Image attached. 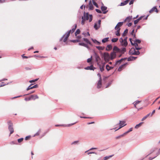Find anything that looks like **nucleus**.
<instances>
[{
  "mask_svg": "<svg viewBox=\"0 0 160 160\" xmlns=\"http://www.w3.org/2000/svg\"><path fill=\"white\" fill-rule=\"evenodd\" d=\"M77 27V25H75V28H73L72 30H70L68 32H66L61 38L60 39V41H61L62 40V38H64V39H63V42H65L67 41L68 38V37H69L70 35V33H72L76 29Z\"/></svg>",
  "mask_w": 160,
  "mask_h": 160,
  "instance_id": "f257e3e1",
  "label": "nucleus"
},
{
  "mask_svg": "<svg viewBox=\"0 0 160 160\" xmlns=\"http://www.w3.org/2000/svg\"><path fill=\"white\" fill-rule=\"evenodd\" d=\"M82 18L85 20H89V22H91L92 20V15H89L88 12L85 13L84 12L83 16L82 17Z\"/></svg>",
  "mask_w": 160,
  "mask_h": 160,
  "instance_id": "f03ea898",
  "label": "nucleus"
},
{
  "mask_svg": "<svg viewBox=\"0 0 160 160\" xmlns=\"http://www.w3.org/2000/svg\"><path fill=\"white\" fill-rule=\"evenodd\" d=\"M103 57L106 62H107L110 60V55L109 53L106 52L104 53Z\"/></svg>",
  "mask_w": 160,
  "mask_h": 160,
  "instance_id": "7ed1b4c3",
  "label": "nucleus"
},
{
  "mask_svg": "<svg viewBox=\"0 0 160 160\" xmlns=\"http://www.w3.org/2000/svg\"><path fill=\"white\" fill-rule=\"evenodd\" d=\"M8 128L10 132V134H12L14 132V129L13 127L12 123L11 121H9L8 122Z\"/></svg>",
  "mask_w": 160,
  "mask_h": 160,
  "instance_id": "20e7f679",
  "label": "nucleus"
},
{
  "mask_svg": "<svg viewBox=\"0 0 160 160\" xmlns=\"http://www.w3.org/2000/svg\"><path fill=\"white\" fill-rule=\"evenodd\" d=\"M38 96L37 95H31L30 97L29 98H25L24 100L26 101H29L31 99H32L33 100H35L36 99H38Z\"/></svg>",
  "mask_w": 160,
  "mask_h": 160,
  "instance_id": "39448f33",
  "label": "nucleus"
},
{
  "mask_svg": "<svg viewBox=\"0 0 160 160\" xmlns=\"http://www.w3.org/2000/svg\"><path fill=\"white\" fill-rule=\"evenodd\" d=\"M129 54L132 55H139L140 52L139 51H136L134 49L133 50H130L129 52Z\"/></svg>",
  "mask_w": 160,
  "mask_h": 160,
  "instance_id": "423d86ee",
  "label": "nucleus"
},
{
  "mask_svg": "<svg viewBox=\"0 0 160 160\" xmlns=\"http://www.w3.org/2000/svg\"><path fill=\"white\" fill-rule=\"evenodd\" d=\"M102 6L101 7V9L102 10V11H103V14H106L107 13V12H108V11H105L106 10L107 8L103 5V3L102 2Z\"/></svg>",
  "mask_w": 160,
  "mask_h": 160,
  "instance_id": "0eeeda50",
  "label": "nucleus"
},
{
  "mask_svg": "<svg viewBox=\"0 0 160 160\" xmlns=\"http://www.w3.org/2000/svg\"><path fill=\"white\" fill-rule=\"evenodd\" d=\"M125 122H124V121H120V122H119L120 127L118 128V129H116L115 130V131L119 130L121 128H122V127H123V126H125L126 125L125 124H124Z\"/></svg>",
  "mask_w": 160,
  "mask_h": 160,
  "instance_id": "6e6552de",
  "label": "nucleus"
},
{
  "mask_svg": "<svg viewBox=\"0 0 160 160\" xmlns=\"http://www.w3.org/2000/svg\"><path fill=\"white\" fill-rule=\"evenodd\" d=\"M113 52L116 54L117 53H120V49L118 48L117 47L115 46L113 48Z\"/></svg>",
  "mask_w": 160,
  "mask_h": 160,
  "instance_id": "1a4fd4ad",
  "label": "nucleus"
},
{
  "mask_svg": "<svg viewBox=\"0 0 160 160\" xmlns=\"http://www.w3.org/2000/svg\"><path fill=\"white\" fill-rule=\"evenodd\" d=\"M110 58L111 60H113L116 57V54L114 52H111L110 53Z\"/></svg>",
  "mask_w": 160,
  "mask_h": 160,
  "instance_id": "9d476101",
  "label": "nucleus"
},
{
  "mask_svg": "<svg viewBox=\"0 0 160 160\" xmlns=\"http://www.w3.org/2000/svg\"><path fill=\"white\" fill-rule=\"evenodd\" d=\"M94 8V7L92 3V1L90 0L88 3V9L89 10H92Z\"/></svg>",
  "mask_w": 160,
  "mask_h": 160,
  "instance_id": "9b49d317",
  "label": "nucleus"
},
{
  "mask_svg": "<svg viewBox=\"0 0 160 160\" xmlns=\"http://www.w3.org/2000/svg\"><path fill=\"white\" fill-rule=\"evenodd\" d=\"M75 123H71L70 124H69L68 125H65V124H58L55 125L56 127H59V126H61V127H69L73 125H74Z\"/></svg>",
  "mask_w": 160,
  "mask_h": 160,
  "instance_id": "f8f14e48",
  "label": "nucleus"
},
{
  "mask_svg": "<svg viewBox=\"0 0 160 160\" xmlns=\"http://www.w3.org/2000/svg\"><path fill=\"white\" fill-rule=\"evenodd\" d=\"M127 64V63H126L120 66L118 69V71L119 72L121 71L122 69L125 67Z\"/></svg>",
  "mask_w": 160,
  "mask_h": 160,
  "instance_id": "ddd939ff",
  "label": "nucleus"
},
{
  "mask_svg": "<svg viewBox=\"0 0 160 160\" xmlns=\"http://www.w3.org/2000/svg\"><path fill=\"white\" fill-rule=\"evenodd\" d=\"M155 11V12H156L158 13V10H157L156 6H155L153 7L149 11V12L150 13H151L153 11Z\"/></svg>",
  "mask_w": 160,
  "mask_h": 160,
  "instance_id": "4468645a",
  "label": "nucleus"
},
{
  "mask_svg": "<svg viewBox=\"0 0 160 160\" xmlns=\"http://www.w3.org/2000/svg\"><path fill=\"white\" fill-rule=\"evenodd\" d=\"M121 43V45L123 47H126L128 45V42L127 41H123L122 42L121 41H120Z\"/></svg>",
  "mask_w": 160,
  "mask_h": 160,
  "instance_id": "2eb2a0df",
  "label": "nucleus"
},
{
  "mask_svg": "<svg viewBox=\"0 0 160 160\" xmlns=\"http://www.w3.org/2000/svg\"><path fill=\"white\" fill-rule=\"evenodd\" d=\"M130 1V0H126L123 2L121 3L120 4L118 5V6H123L128 4V2Z\"/></svg>",
  "mask_w": 160,
  "mask_h": 160,
  "instance_id": "dca6fc26",
  "label": "nucleus"
},
{
  "mask_svg": "<svg viewBox=\"0 0 160 160\" xmlns=\"http://www.w3.org/2000/svg\"><path fill=\"white\" fill-rule=\"evenodd\" d=\"M84 69L86 70H94L95 68L93 67V65H91L89 66H88L84 68Z\"/></svg>",
  "mask_w": 160,
  "mask_h": 160,
  "instance_id": "f3484780",
  "label": "nucleus"
},
{
  "mask_svg": "<svg viewBox=\"0 0 160 160\" xmlns=\"http://www.w3.org/2000/svg\"><path fill=\"white\" fill-rule=\"evenodd\" d=\"M126 59H127V58H122L120 60L117 61L116 62L115 64L116 65H119L123 60Z\"/></svg>",
  "mask_w": 160,
  "mask_h": 160,
  "instance_id": "a211bd4d",
  "label": "nucleus"
},
{
  "mask_svg": "<svg viewBox=\"0 0 160 160\" xmlns=\"http://www.w3.org/2000/svg\"><path fill=\"white\" fill-rule=\"evenodd\" d=\"M126 49L125 47H123L120 49V53L123 54L126 52Z\"/></svg>",
  "mask_w": 160,
  "mask_h": 160,
  "instance_id": "6ab92c4d",
  "label": "nucleus"
},
{
  "mask_svg": "<svg viewBox=\"0 0 160 160\" xmlns=\"http://www.w3.org/2000/svg\"><path fill=\"white\" fill-rule=\"evenodd\" d=\"M137 57H135L133 56H130L128 58V61H132L135 60L137 58Z\"/></svg>",
  "mask_w": 160,
  "mask_h": 160,
  "instance_id": "aec40b11",
  "label": "nucleus"
},
{
  "mask_svg": "<svg viewBox=\"0 0 160 160\" xmlns=\"http://www.w3.org/2000/svg\"><path fill=\"white\" fill-rule=\"evenodd\" d=\"M132 19V16H129L127 17L125 19L124 21V22H130Z\"/></svg>",
  "mask_w": 160,
  "mask_h": 160,
  "instance_id": "412c9836",
  "label": "nucleus"
},
{
  "mask_svg": "<svg viewBox=\"0 0 160 160\" xmlns=\"http://www.w3.org/2000/svg\"><path fill=\"white\" fill-rule=\"evenodd\" d=\"M102 80H99L98 81V84H97V88H100L102 85V82H101Z\"/></svg>",
  "mask_w": 160,
  "mask_h": 160,
  "instance_id": "4be33fe9",
  "label": "nucleus"
},
{
  "mask_svg": "<svg viewBox=\"0 0 160 160\" xmlns=\"http://www.w3.org/2000/svg\"><path fill=\"white\" fill-rule=\"evenodd\" d=\"M95 57L97 62H98L100 60V57L96 53H95Z\"/></svg>",
  "mask_w": 160,
  "mask_h": 160,
  "instance_id": "5701e85b",
  "label": "nucleus"
},
{
  "mask_svg": "<svg viewBox=\"0 0 160 160\" xmlns=\"http://www.w3.org/2000/svg\"><path fill=\"white\" fill-rule=\"evenodd\" d=\"M112 49V46L111 44L108 45L106 48V50L107 51H109Z\"/></svg>",
  "mask_w": 160,
  "mask_h": 160,
  "instance_id": "b1692460",
  "label": "nucleus"
},
{
  "mask_svg": "<svg viewBox=\"0 0 160 160\" xmlns=\"http://www.w3.org/2000/svg\"><path fill=\"white\" fill-rule=\"evenodd\" d=\"M113 68V67H110L108 65H107L106 66V68L107 70L108 71H109L111 69H112Z\"/></svg>",
  "mask_w": 160,
  "mask_h": 160,
  "instance_id": "393cba45",
  "label": "nucleus"
},
{
  "mask_svg": "<svg viewBox=\"0 0 160 160\" xmlns=\"http://www.w3.org/2000/svg\"><path fill=\"white\" fill-rule=\"evenodd\" d=\"M120 28H118V29L115 32L116 35L118 36H119L120 35Z\"/></svg>",
  "mask_w": 160,
  "mask_h": 160,
  "instance_id": "a878e982",
  "label": "nucleus"
},
{
  "mask_svg": "<svg viewBox=\"0 0 160 160\" xmlns=\"http://www.w3.org/2000/svg\"><path fill=\"white\" fill-rule=\"evenodd\" d=\"M99 68L101 72L103 71L104 70V65H102L101 66V65H99Z\"/></svg>",
  "mask_w": 160,
  "mask_h": 160,
  "instance_id": "bb28decb",
  "label": "nucleus"
},
{
  "mask_svg": "<svg viewBox=\"0 0 160 160\" xmlns=\"http://www.w3.org/2000/svg\"><path fill=\"white\" fill-rule=\"evenodd\" d=\"M92 40L93 42H94L95 44H97V45H100V42H99L98 41H97L96 40L92 39Z\"/></svg>",
  "mask_w": 160,
  "mask_h": 160,
  "instance_id": "cd10ccee",
  "label": "nucleus"
},
{
  "mask_svg": "<svg viewBox=\"0 0 160 160\" xmlns=\"http://www.w3.org/2000/svg\"><path fill=\"white\" fill-rule=\"evenodd\" d=\"M142 123H143L142 122H141L139 124L136 125L135 127V128L136 129L138 128L139 127H140L142 125Z\"/></svg>",
  "mask_w": 160,
  "mask_h": 160,
  "instance_id": "c85d7f7f",
  "label": "nucleus"
},
{
  "mask_svg": "<svg viewBox=\"0 0 160 160\" xmlns=\"http://www.w3.org/2000/svg\"><path fill=\"white\" fill-rule=\"evenodd\" d=\"M109 38H106L103 39L102 40V42L103 43H105L108 42V40Z\"/></svg>",
  "mask_w": 160,
  "mask_h": 160,
  "instance_id": "c756f323",
  "label": "nucleus"
},
{
  "mask_svg": "<svg viewBox=\"0 0 160 160\" xmlns=\"http://www.w3.org/2000/svg\"><path fill=\"white\" fill-rule=\"evenodd\" d=\"M113 155H111L109 156H106L104 157L103 158V160H107L108 159H109L110 158L112 157Z\"/></svg>",
  "mask_w": 160,
  "mask_h": 160,
  "instance_id": "7c9ffc66",
  "label": "nucleus"
},
{
  "mask_svg": "<svg viewBox=\"0 0 160 160\" xmlns=\"http://www.w3.org/2000/svg\"><path fill=\"white\" fill-rule=\"evenodd\" d=\"M94 27L96 30H98L100 28V27L98 25L97 23L95 24Z\"/></svg>",
  "mask_w": 160,
  "mask_h": 160,
  "instance_id": "2f4dec72",
  "label": "nucleus"
},
{
  "mask_svg": "<svg viewBox=\"0 0 160 160\" xmlns=\"http://www.w3.org/2000/svg\"><path fill=\"white\" fill-rule=\"evenodd\" d=\"M92 2L93 3V4L94 5H95L97 8H99L98 5L94 0H92Z\"/></svg>",
  "mask_w": 160,
  "mask_h": 160,
  "instance_id": "473e14b6",
  "label": "nucleus"
},
{
  "mask_svg": "<svg viewBox=\"0 0 160 160\" xmlns=\"http://www.w3.org/2000/svg\"><path fill=\"white\" fill-rule=\"evenodd\" d=\"M83 40L85 42H87L89 44H90V42H89V41L88 40V39L86 38H83Z\"/></svg>",
  "mask_w": 160,
  "mask_h": 160,
  "instance_id": "72a5a7b5",
  "label": "nucleus"
},
{
  "mask_svg": "<svg viewBox=\"0 0 160 160\" xmlns=\"http://www.w3.org/2000/svg\"><path fill=\"white\" fill-rule=\"evenodd\" d=\"M79 142L78 141H74L72 142L71 144V145H76L78 144Z\"/></svg>",
  "mask_w": 160,
  "mask_h": 160,
  "instance_id": "f704fd0d",
  "label": "nucleus"
},
{
  "mask_svg": "<svg viewBox=\"0 0 160 160\" xmlns=\"http://www.w3.org/2000/svg\"><path fill=\"white\" fill-rule=\"evenodd\" d=\"M141 101H137L134 102V105L135 108H136V106Z\"/></svg>",
  "mask_w": 160,
  "mask_h": 160,
  "instance_id": "c9c22d12",
  "label": "nucleus"
},
{
  "mask_svg": "<svg viewBox=\"0 0 160 160\" xmlns=\"http://www.w3.org/2000/svg\"><path fill=\"white\" fill-rule=\"evenodd\" d=\"M80 31L79 29H77V30H76V32L75 33V35L76 36H77V35L78 34H79V33H80Z\"/></svg>",
  "mask_w": 160,
  "mask_h": 160,
  "instance_id": "e433bc0d",
  "label": "nucleus"
},
{
  "mask_svg": "<svg viewBox=\"0 0 160 160\" xmlns=\"http://www.w3.org/2000/svg\"><path fill=\"white\" fill-rule=\"evenodd\" d=\"M40 132V130H39L33 136L34 137L36 136H38L39 135V134Z\"/></svg>",
  "mask_w": 160,
  "mask_h": 160,
  "instance_id": "4c0bfd02",
  "label": "nucleus"
},
{
  "mask_svg": "<svg viewBox=\"0 0 160 160\" xmlns=\"http://www.w3.org/2000/svg\"><path fill=\"white\" fill-rule=\"evenodd\" d=\"M127 37H126L124 39H123L122 38H121L119 39V41H121L122 42L123 41H127Z\"/></svg>",
  "mask_w": 160,
  "mask_h": 160,
  "instance_id": "58836bf2",
  "label": "nucleus"
},
{
  "mask_svg": "<svg viewBox=\"0 0 160 160\" xmlns=\"http://www.w3.org/2000/svg\"><path fill=\"white\" fill-rule=\"evenodd\" d=\"M134 42L137 43H140L141 42V41L140 40L138 39H135L134 41Z\"/></svg>",
  "mask_w": 160,
  "mask_h": 160,
  "instance_id": "ea45409f",
  "label": "nucleus"
},
{
  "mask_svg": "<svg viewBox=\"0 0 160 160\" xmlns=\"http://www.w3.org/2000/svg\"><path fill=\"white\" fill-rule=\"evenodd\" d=\"M118 40V38H113L111 40L113 42H115L117 41Z\"/></svg>",
  "mask_w": 160,
  "mask_h": 160,
  "instance_id": "a19ab883",
  "label": "nucleus"
},
{
  "mask_svg": "<svg viewBox=\"0 0 160 160\" xmlns=\"http://www.w3.org/2000/svg\"><path fill=\"white\" fill-rule=\"evenodd\" d=\"M123 22H119L117 24V25L118 26V27L119 28H120V27L122 25Z\"/></svg>",
  "mask_w": 160,
  "mask_h": 160,
  "instance_id": "79ce46f5",
  "label": "nucleus"
},
{
  "mask_svg": "<svg viewBox=\"0 0 160 160\" xmlns=\"http://www.w3.org/2000/svg\"><path fill=\"white\" fill-rule=\"evenodd\" d=\"M9 84V83L7 84H4L3 82H2V83L0 84V87L2 86H5L6 85H7Z\"/></svg>",
  "mask_w": 160,
  "mask_h": 160,
  "instance_id": "37998d69",
  "label": "nucleus"
},
{
  "mask_svg": "<svg viewBox=\"0 0 160 160\" xmlns=\"http://www.w3.org/2000/svg\"><path fill=\"white\" fill-rule=\"evenodd\" d=\"M32 85V84H31V85H30V86H29L28 88H27L26 89V90L27 91H28L30 89H33V88L32 87V86L31 87V85Z\"/></svg>",
  "mask_w": 160,
  "mask_h": 160,
  "instance_id": "c03bdc74",
  "label": "nucleus"
},
{
  "mask_svg": "<svg viewBox=\"0 0 160 160\" xmlns=\"http://www.w3.org/2000/svg\"><path fill=\"white\" fill-rule=\"evenodd\" d=\"M96 48L99 50H102L103 49V48L101 46H96Z\"/></svg>",
  "mask_w": 160,
  "mask_h": 160,
  "instance_id": "a18cd8bd",
  "label": "nucleus"
},
{
  "mask_svg": "<svg viewBox=\"0 0 160 160\" xmlns=\"http://www.w3.org/2000/svg\"><path fill=\"white\" fill-rule=\"evenodd\" d=\"M71 42L74 43H75L76 42H80V40L78 39H77L76 40H71Z\"/></svg>",
  "mask_w": 160,
  "mask_h": 160,
  "instance_id": "49530a36",
  "label": "nucleus"
},
{
  "mask_svg": "<svg viewBox=\"0 0 160 160\" xmlns=\"http://www.w3.org/2000/svg\"><path fill=\"white\" fill-rule=\"evenodd\" d=\"M156 149L155 148H152V149L150 151V153L149 154H148V155L149 154H150L152 153V152H154L155 151Z\"/></svg>",
  "mask_w": 160,
  "mask_h": 160,
  "instance_id": "de8ad7c7",
  "label": "nucleus"
},
{
  "mask_svg": "<svg viewBox=\"0 0 160 160\" xmlns=\"http://www.w3.org/2000/svg\"><path fill=\"white\" fill-rule=\"evenodd\" d=\"M23 138H21L18 139V142L20 143L23 140Z\"/></svg>",
  "mask_w": 160,
  "mask_h": 160,
  "instance_id": "09e8293b",
  "label": "nucleus"
},
{
  "mask_svg": "<svg viewBox=\"0 0 160 160\" xmlns=\"http://www.w3.org/2000/svg\"><path fill=\"white\" fill-rule=\"evenodd\" d=\"M92 59V57L91 56L90 58H88L87 59V62H91Z\"/></svg>",
  "mask_w": 160,
  "mask_h": 160,
  "instance_id": "8fccbe9b",
  "label": "nucleus"
},
{
  "mask_svg": "<svg viewBox=\"0 0 160 160\" xmlns=\"http://www.w3.org/2000/svg\"><path fill=\"white\" fill-rule=\"evenodd\" d=\"M95 10L98 13H102V12L99 9H95Z\"/></svg>",
  "mask_w": 160,
  "mask_h": 160,
  "instance_id": "3c124183",
  "label": "nucleus"
},
{
  "mask_svg": "<svg viewBox=\"0 0 160 160\" xmlns=\"http://www.w3.org/2000/svg\"><path fill=\"white\" fill-rule=\"evenodd\" d=\"M82 21H81V24L82 25H84V22L85 21L84 19L82 18Z\"/></svg>",
  "mask_w": 160,
  "mask_h": 160,
  "instance_id": "603ef678",
  "label": "nucleus"
},
{
  "mask_svg": "<svg viewBox=\"0 0 160 160\" xmlns=\"http://www.w3.org/2000/svg\"><path fill=\"white\" fill-rule=\"evenodd\" d=\"M30 138V136H27L26 137H25V139L26 140H27L29 139Z\"/></svg>",
  "mask_w": 160,
  "mask_h": 160,
  "instance_id": "864d4df0",
  "label": "nucleus"
},
{
  "mask_svg": "<svg viewBox=\"0 0 160 160\" xmlns=\"http://www.w3.org/2000/svg\"><path fill=\"white\" fill-rule=\"evenodd\" d=\"M128 131L122 134L121 135V136H122V137H123L124 135H126L128 133Z\"/></svg>",
  "mask_w": 160,
  "mask_h": 160,
  "instance_id": "5fc2aeb1",
  "label": "nucleus"
},
{
  "mask_svg": "<svg viewBox=\"0 0 160 160\" xmlns=\"http://www.w3.org/2000/svg\"><path fill=\"white\" fill-rule=\"evenodd\" d=\"M128 131L122 134L121 135V136H122V137H123L124 135H126L128 133Z\"/></svg>",
  "mask_w": 160,
  "mask_h": 160,
  "instance_id": "6e6d98bb",
  "label": "nucleus"
},
{
  "mask_svg": "<svg viewBox=\"0 0 160 160\" xmlns=\"http://www.w3.org/2000/svg\"><path fill=\"white\" fill-rule=\"evenodd\" d=\"M128 131L122 134L121 135V136H122V137H123L124 135H126L128 133Z\"/></svg>",
  "mask_w": 160,
  "mask_h": 160,
  "instance_id": "4d7b16f0",
  "label": "nucleus"
},
{
  "mask_svg": "<svg viewBox=\"0 0 160 160\" xmlns=\"http://www.w3.org/2000/svg\"><path fill=\"white\" fill-rule=\"evenodd\" d=\"M112 82V81H111V82H109L108 83V85L106 86V88H108L111 84Z\"/></svg>",
  "mask_w": 160,
  "mask_h": 160,
  "instance_id": "13d9d810",
  "label": "nucleus"
},
{
  "mask_svg": "<svg viewBox=\"0 0 160 160\" xmlns=\"http://www.w3.org/2000/svg\"><path fill=\"white\" fill-rule=\"evenodd\" d=\"M79 45L81 46H85V45H86V44H85V43H79Z\"/></svg>",
  "mask_w": 160,
  "mask_h": 160,
  "instance_id": "bf43d9fd",
  "label": "nucleus"
},
{
  "mask_svg": "<svg viewBox=\"0 0 160 160\" xmlns=\"http://www.w3.org/2000/svg\"><path fill=\"white\" fill-rule=\"evenodd\" d=\"M139 21L137 19L134 20V24H137L138 22H139Z\"/></svg>",
  "mask_w": 160,
  "mask_h": 160,
  "instance_id": "052dcab7",
  "label": "nucleus"
},
{
  "mask_svg": "<svg viewBox=\"0 0 160 160\" xmlns=\"http://www.w3.org/2000/svg\"><path fill=\"white\" fill-rule=\"evenodd\" d=\"M101 20H99L98 21V23H97V24L98 26H99L100 27V24H101Z\"/></svg>",
  "mask_w": 160,
  "mask_h": 160,
  "instance_id": "680f3d73",
  "label": "nucleus"
},
{
  "mask_svg": "<svg viewBox=\"0 0 160 160\" xmlns=\"http://www.w3.org/2000/svg\"><path fill=\"white\" fill-rule=\"evenodd\" d=\"M133 45H134L135 48H136V47L137 48L138 47V43L136 42L133 43Z\"/></svg>",
  "mask_w": 160,
  "mask_h": 160,
  "instance_id": "e2e57ef3",
  "label": "nucleus"
},
{
  "mask_svg": "<svg viewBox=\"0 0 160 160\" xmlns=\"http://www.w3.org/2000/svg\"><path fill=\"white\" fill-rule=\"evenodd\" d=\"M158 153V152H157V153H156V156H155L153 158H151V157L149 158V160H152L153 159V158H154L156 157L157 156V153Z\"/></svg>",
  "mask_w": 160,
  "mask_h": 160,
  "instance_id": "0e129e2a",
  "label": "nucleus"
},
{
  "mask_svg": "<svg viewBox=\"0 0 160 160\" xmlns=\"http://www.w3.org/2000/svg\"><path fill=\"white\" fill-rule=\"evenodd\" d=\"M134 1V0H131L129 3V4L131 5L133 3Z\"/></svg>",
  "mask_w": 160,
  "mask_h": 160,
  "instance_id": "69168bd1",
  "label": "nucleus"
},
{
  "mask_svg": "<svg viewBox=\"0 0 160 160\" xmlns=\"http://www.w3.org/2000/svg\"><path fill=\"white\" fill-rule=\"evenodd\" d=\"M22 57L23 58H28V57L27 56H25L24 54H23L22 55Z\"/></svg>",
  "mask_w": 160,
  "mask_h": 160,
  "instance_id": "338daca9",
  "label": "nucleus"
},
{
  "mask_svg": "<svg viewBox=\"0 0 160 160\" xmlns=\"http://www.w3.org/2000/svg\"><path fill=\"white\" fill-rule=\"evenodd\" d=\"M128 29H126L124 30V33L126 34H127L128 32Z\"/></svg>",
  "mask_w": 160,
  "mask_h": 160,
  "instance_id": "774afa93",
  "label": "nucleus"
}]
</instances>
